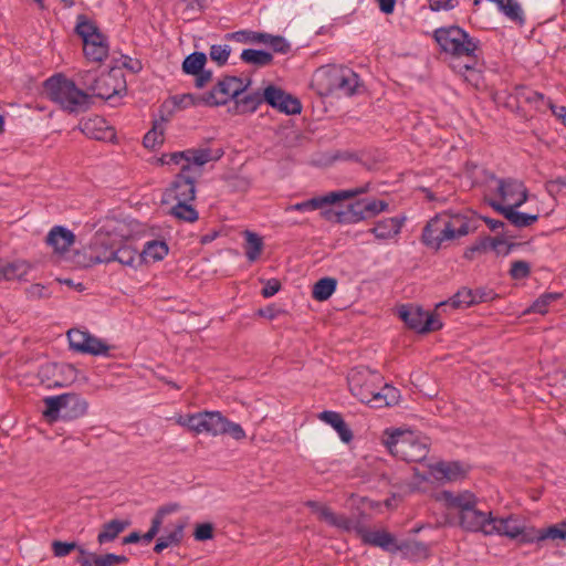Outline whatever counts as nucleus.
<instances>
[{
  "label": "nucleus",
  "instance_id": "nucleus-16",
  "mask_svg": "<svg viewBox=\"0 0 566 566\" xmlns=\"http://www.w3.org/2000/svg\"><path fill=\"white\" fill-rule=\"evenodd\" d=\"M486 202L516 228L530 227L538 220V214L518 212L515 206H504L495 199H486Z\"/></svg>",
  "mask_w": 566,
  "mask_h": 566
},
{
  "label": "nucleus",
  "instance_id": "nucleus-64",
  "mask_svg": "<svg viewBox=\"0 0 566 566\" xmlns=\"http://www.w3.org/2000/svg\"><path fill=\"white\" fill-rule=\"evenodd\" d=\"M281 289V283L276 279L268 280L261 291L263 297L269 298L275 295Z\"/></svg>",
  "mask_w": 566,
  "mask_h": 566
},
{
  "label": "nucleus",
  "instance_id": "nucleus-62",
  "mask_svg": "<svg viewBox=\"0 0 566 566\" xmlns=\"http://www.w3.org/2000/svg\"><path fill=\"white\" fill-rule=\"evenodd\" d=\"M163 133L157 132L156 128H153L149 132H147L143 139V144L146 148H155L157 145L163 144Z\"/></svg>",
  "mask_w": 566,
  "mask_h": 566
},
{
  "label": "nucleus",
  "instance_id": "nucleus-7",
  "mask_svg": "<svg viewBox=\"0 0 566 566\" xmlns=\"http://www.w3.org/2000/svg\"><path fill=\"white\" fill-rule=\"evenodd\" d=\"M433 39L443 52L454 56H473L479 48V41L458 25L436 29Z\"/></svg>",
  "mask_w": 566,
  "mask_h": 566
},
{
  "label": "nucleus",
  "instance_id": "nucleus-42",
  "mask_svg": "<svg viewBox=\"0 0 566 566\" xmlns=\"http://www.w3.org/2000/svg\"><path fill=\"white\" fill-rule=\"evenodd\" d=\"M265 32H256L252 30H240L226 34L227 40L235 41L239 43H262L264 41Z\"/></svg>",
  "mask_w": 566,
  "mask_h": 566
},
{
  "label": "nucleus",
  "instance_id": "nucleus-20",
  "mask_svg": "<svg viewBox=\"0 0 566 566\" xmlns=\"http://www.w3.org/2000/svg\"><path fill=\"white\" fill-rule=\"evenodd\" d=\"M80 128L88 138L95 140H111L115 137V130L108 126L101 116L90 117L80 123Z\"/></svg>",
  "mask_w": 566,
  "mask_h": 566
},
{
  "label": "nucleus",
  "instance_id": "nucleus-19",
  "mask_svg": "<svg viewBox=\"0 0 566 566\" xmlns=\"http://www.w3.org/2000/svg\"><path fill=\"white\" fill-rule=\"evenodd\" d=\"M490 298V293L481 290L462 289L458 291L450 300L438 304V308L450 306L452 308H465Z\"/></svg>",
  "mask_w": 566,
  "mask_h": 566
},
{
  "label": "nucleus",
  "instance_id": "nucleus-13",
  "mask_svg": "<svg viewBox=\"0 0 566 566\" xmlns=\"http://www.w3.org/2000/svg\"><path fill=\"white\" fill-rule=\"evenodd\" d=\"M222 153L216 157L212 156V151L209 148H190L182 151L164 154L160 158V161L164 165H180V168L186 167V165H188L190 168H202L210 160L219 159Z\"/></svg>",
  "mask_w": 566,
  "mask_h": 566
},
{
  "label": "nucleus",
  "instance_id": "nucleus-28",
  "mask_svg": "<svg viewBox=\"0 0 566 566\" xmlns=\"http://www.w3.org/2000/svg\"><path fill=\"white\" fill-rule=\"evenodd\" d=\"M129 525L130 522L127 520H112L104 523L97 535L98 544L104 545L114 542Z\"/></svg>",
  "mask_w": 566,
  "mask_h": 566
},
{
  "label": "nucleus",
  "instance_id": "nucleus-32",
  "mask_svg": "<svg viewBox=\"0 0 566 566\" xmlns=\"http://www.w3.org/2000/svg\"><path fill=\"white\" fill-rule=\"evenodd\" d=\"M168 245L165 241L153 240L145 244L139 260L145 262H157L161 261L168 254Z\"/></svg>",
  "mask_w": 566,
  "mask_h": 566
},
{
  "label": "nucleus",
  "instance_id": "nucleus-23",
  "mask_svg": "<svg viewBox=\"0 0 566 566\" xmlns=\"http://www.w3.org/2000/svg\"><path fill=\"white\" fill-rule=\"evenodd\" d=\"M45 242L54 252L64 253L75 242V235L71 230L55 226L48 233Z\"/></svg>",
  "mask_w": 566,
  "mask_h": 566
},
{
  "label": "nucleus",
  "instance_id": "nucleus-45",
  "mask_svg": "<svg viewBox=\"0 0 566 566\" xmlns=\"http://www.w3.org/2000/svg\"><path fill=\"white\" fill-rule=\"evenodd\" d=\"M339 223H357L364 220L361 205L359 200L347 206L340 211Z\"/></svg>",
  "mask_w": 566,
  "mask_h": 566
},
{
  "label": "nucleus",
  "instance_id": "nucleus-39",
  "mask_svg": "<svg viewBox=\"0 0 566 566\" xmlns=\"http://www.w3.org/2000/svg\"><path fill=\"white\" fill-rule=\"evenodd\" d=\"M207 55L203 52H193L189 54L182 62V71L192 75L200 73L205 69Z\"/></svg>",
  "mask_w": 566,
  "mask_h": 566
},
{
  "label": "nucleus",
  "instance_id": "nucleus-63",
  "mask_svg": "<svg viewBox=\"0 0 566 566\" xmlns=\"http://www.w3.org/2000/svg\"><path fill=\"white\" fill-rule=\"evenodd\" d=\"M459 0H437L429 3L431 11L438 12L441 10L449 11L458 7Z\"/></svg>",
  "mask_w": 566,
  "mask_h": 566
},
{
  "label": "nucleus",
  "instance_id": "nucleus-11",
  "mask_svg": "<svg viewBox=\"0 0 566 566\" xmlns=\"http://www.w3.org/2000/svg\"><path fill=\"white\" fill-rule=\"evenodd\" d=\"M398 314L409 328L418 333L434 332L442 327V323L436 314L426 312L419 306L401 305Z\"/></svg>",
  "mask_w": 566,
  "mask_h": 566
},
{
  "label": "nucleus",
  "instance_id": "nucleus-17",
  "mask_svg": "<svg viewBox=\"0 0 566 566\" xmlns=\"http://www.w3.org/2000/svg\"><path fill=\"white\" fill-rule=\"evenodd\" d=\"M361 541L364 544L380 547L386 552L395 553L403 549V545L397 543L396 537L387 531L376 530H360Z\"/></svg>",
  "mask_w": 566,
  "mask_h": 566
},
{
  "label": "nucleus",
  "instance_id": "nucleus-46",
  "mask_svg": "<svg viewBox=\"0 0 566 566\" xmlns=\"http://www.w3.org/2000/svg\"><path fill=\"white\" fill-rule=\"evenodd\" d=\"M262 44L271 46L275 53L286 54L291 51V44L282 35L265 33Z\"/></svg>",
  "mask_w": 566,
  "mask_h": 566
},
{
  "label": "nucleus",
  "instance_id": "nucleus-24",
  "mask_svg": "<svg viewBox=\"0 0 566 566\" xmlns=\"http://www.w3.org/2000/svg\"><path fill=\"white\" fill-rule=\"evenodd\" d=\"M432 475L437 480H448V481H455L458 479L464 478L467 470L463 468V465L458 462H438L434 465L431 467Z\"/></svg>",
  "mask_w": 566,
  "mask_h": 566
},
{
  "label": "nucleus",
  "instance_id": "nucleus-49",
  "mask_svg": "<svg viewBox=\"0 0 566 566\" xmlns=\"http://www.w3.org/2000/svg\"><path fill=\"white\" fill-rule=\"evenodd\" d=\"M87 333L88 332H86V331H81L77 328L70 329L67 332V338H69L71 349H73L77 353H81L82 348H85L84 342L87 337Z\"/></svg>",
  "mask_w": 566,
  "mask_h": 566
},
{
  "label": "nucleus",
  "instance_id": "nucleus-8",
  "mask_svg": "<svg viewBox=\"0 0 566 566\" xmlns=\"http://www.w3.org/2000/svg\"><path fill=\"white\" fill-rule=\"evenodd\" d=\"M202 175V168L188 165L181 167L180 172L165 191L166 201L192 202L196 198V181Z\"/></svg>",
  "mask_w": 566,
  "mask_h": 566
},
{
  "label": "nucleus",
  "instance_id": "nucleus-59",
  "mask_svg": "<svg viewBox=\"0 0 566 566\" xmlns=\"http://www.w3.org/2000/svg\"><path fill=\"white\" fill-rule=\"evenodd\" d=\"M196 541L203 542L213 537V525L211 523L198 524L193 532Z\"/></svg>",
  "mask_w": 566,
  "mask_h": 566
},
{
  "label": "nucleus",
  "instance_id": "nucleus-40",
  "mask_svg": "<svg viewBox=\"0 0 566 566\" xmlns=\"http://www.w3.org/2000/svg\"><path fill=\"white\" fill-rule=\"evenodd\" d=\"M170 214L186 222H195L199 218L198 211L192 207L191 202H176L171 207Z\"/></svg>",
  "mask_w": 566,
  "mask_h": 566
},
{
  "label": "nucleus",
  "instance_id": "nucleus-47",
  "mask_svg": "<svg viewBox=\"0 0 566 566\" xmlns=\"http://www.w3.org/2000/svg\"><path fill=\"white\" fill-rule=\"evenodd\" d=\"M231 53V48L227 44H213L210 46V59L214 61L219 66L227 64Z\"/></svg>",
  "mask_w": 566,
  "mask_h": 566
},
{
  "label": "nucleus",
  "instance_id": "nucleus-34",
  "mask_svg": "<svg viewBox=\"0 0 566 566\" xmlns=\"http://www.w3.org/2000/svg\"><path fill=\"white\" fill-rule=\"evenodd\" d=\"M240 59L247 64L264 67L272 64L273 54L263 50L245 49L242 51Z\"/></svg>",
  "mask_w": 566,
  "mask_h": 566
},
{
  "label": "nucleus",
  "instance_id": "nucleus-2",
  "mask_svg": "<svg viewBox=\"0 0 566 566\" xmlns=\"http://www.w3.org/2000/svg\"><path fill=\"white\" fill-rule=\"evenodd\" d=\"M348 387L353 396L374 408L396 403L399 391L384 382L382 376L367 367H356L347 376Z\"/></svg>",
  "mask_w": 566,
  "mask_h": 566
},
{
  "label": "nucleus",
  "instance_id": "nucleus-9",
  "mask_svg": "<svg viewBox=\"0 0 566 566\" xmlns=\"http://www.w3.org/2000/svg\"><path fill=\"white\" fill-rule=\"evenodd\" d=\"M116 241L108 234L96 233L88 247L77 252V263L88 268L98 263L113 262Z\"/></svg>",
  "mask_w": 566,
  "mask_h": 566
},
{
  "label": "nucleus",
  "instance_id": "nucleus-6",
  "mask_svg": "<svg viewBox=\"0 0 566 566\" xmlns=\"http://www.w3.org/2000/svg\"><path fill=\"white\" fill-rule=\"evenodd\" d=\"M44 403L43 415L49 421H56L59 418L67 421L76 420L85 416L88 409L85 398L74 392L46 397Z\"/></svg>",
  "mask_w": 566,
  "mask_h": 566
},
{
  "label": "nucleus",
  "instance_id": "nucleus-33",
  "mask_svg": "<svg viewBox=\"0 0 566 566\" xmlns=\"http://www.w3.org/2000/svg\"><path fill=\"white\" fill-rule=\"evenodd\" d=\"M265 102L264 92L255 91L235 99V107L238 113H254L258 107Z\"/></svg>",
  "mask_w": 566,
  "mask_h": 566
},
{
  "label": "nucleus",
  "instance_id": "nucleus-1",
  "mask_svg": "<svg viewBox=\"0 0 566 566\" xmlns=\"http://www.w3.org/2000/svg\"><path fill=\"white\" fill-rule=\"evenodd\" d=\"M478 220L468 212L442 211L431 218L421 234L422 243L439 250L446 242L468 235L478 228Z\"/></svg>",
  "mask_w": 566,
  "mask_h": 566
},
{
  "label": "nucleus",
  "instance_id": "nucleus-35",
  "mask_svg": "<svg viewBox=\"0 0 566 566\" xmlns=\"http://www.w3.org/2000/svg\"><path fill=\"white\" fill-rule=\"evenodd\" d=\"M318 518L326 522L331 526H335L345 531H349L353 526V521L345 515L335 514L328 506L323 505L317 512Z\"/></svg>",
  "mask_w": 566,
  "mask_h": 566
},
{
  "label": "nucleus",
  "instance_id": "nucleus-21",
  "mask_svg": "<svg viewBox=\"0 0 566 566\" xmlns=\"http://www.w3.org/2000/svg\"><path fill=\"white\" fill-rule=\"evenodd\" d=\"M492 513L482 512L475 506L460 513V525L462 528L470 532H482L485 535V531L491 525Z\"/></svg>",
  "mask_w": 566,
  "mask_h": 566
},
{
  "label": "nucleus",
  "instance_id": "nucleus-18",
  "mask_svg": "<svg viewBox=\"0 0 566 566\" xmlns=\"http://www.w3.org/2000/svg\"><path fill=\"white\" fill-rule=\"evenodd\" d=\"M126 88L124 80L118 78L113 72L102 73L95 87H93V96L102 99H111L119 95Z\"/></svg>",
  "mask_w": 566,
  "mask_h": 566
},
{
  "label": "nucleus",
  "instance_id": "nucleus-51",
  "mask_svg": "<svg viewBox=\"0 0 566 566\" xmlns=\"http://www.w3.org/2000/svg\"><path fill=\"white\" fill-rule=\"evenodd\" d=\"M99 75L96 71H84L78 74L80 84L85 88L84 92L93 96V87L96 86Z\"/></svg>",
  "mask_w": 566,
  "mask_h": 566
},
{
  "label": "nucleus",
  "instance_id": "nucleus-15",
  "mask_svg": "<svg viewBox=\"0 0 566 566\" xmlns=\"http://www.w3.org/2000/svg\"><path fill=\"white\" fill-rule=\"evenodd\" d=\"M264 98L265 103L286 115H297L302 112L300 99L275 85L264 88Z\"/></svg>",
  "mask_w": 566,
  "mask_h": 566
},
{
  "label": "nucleus",
  "instance_id": "nucleus-50",
  "mask_svg": "<svg viewBox=\"0 0 566 566\" xmlns=\"http://www.w3.org/2000/svg\"><path fill=\"white\" fill-rule=\"evenodd\" d=\"M203 98H206L205 93L200 95L184 94L181 96H175L174 103L180 108H186L189 106L205 105Z\"/></svg>",
  "mask_w": 566,
  "mask_h": 566
},
{
  "label": "nucleus",
  "instance_id": "nucleus-58",
  "mask_svg": "<svg viewBox=\"0 0 566 566\" xmlns=\"http://www.w3.org/2000/svg\"><path fill=\"white\" fill-rule=\"evenodd\" d=\"M77 547L75 542H61L54 541L52 543V551L54 556L64 557Z\"/></svg>",
  "mask_w": 566,
  "mask_h": 566
},
{
  "label": "nucleus",
  "instance_id": "nucleus-60",
  "mask_svg": "<svg viewBox=\"0 0 566 566\" xmlns=\"http://www.w3.org/2000/svg\"><path fill=\"white\" fill-rule=\"evenodd\" d=\"M25 294L29 300H41L50 296L48 289L40 283L31 284L27 287Z\"/></svg>",
  "mask_w": 566,
  "mask_h": 566
},
{
  "label": "nucleus",
  "instance_id": "nucleus-3",
  "mask_svg": "<svg viewBox=\"0 0 566 566\" xmlns=\"http://www.w3.org/2000/svg\"><path fill=\"white\" fill-rule=\"evenodd\" d=\"M43 87L48 98L70 114L83 113L91 107V95L62 73L46 78Z\"/></svg>",
  "mask_w": 566,
  "mask_h": 566
},
{
  "label": "nucleus",
  "instance_id": "nucleus-5",
  "mask_svg": "<svg viewBox=\"0 0 566 566\" xmlns=\"http://www.w3.org/2000/svg\"><path fill=\"white\" fill-rule=\"evenodd\" d=\"M321 94L352 96L359 86V76L352 69L333 65L319 72Z\"/></svg>",
  "mask_w": 566,
  "mask_h": 566
},
{
  "label": "nucleus",
  "instance_id": "nucleus-38",
  "mask_svg": "<svg viewBox=\"0 0 566 566\" xmlns=\"http://www.w3.org/2000/svg\"><path fill=\"white\" fill-rule=\"evenodd\" d=\"M337 280L334 277H322L313 286L312 296L316 301H326L335 292Z\"/></svg>",
  "mask_w": 566,
  "mask_h": 566
},
{
  "label": "nucleus",
  "instance_id": "nucleus-31",
  "mask_svg": "<svg viewBox=\"0 0 566 566\" xmlns=\"http://www.w3.org/2000/svg\"><path fill=\"white\" fill-rule=\"evenodd\" d=\"M75 33L83 40V43L98 39L102 35L98 27L85 14H78L76 18Z\"/></svg>",
  "mask_w": 566,
  "mask_h": 566
},
{
  "label": "nucleus",
  "instance_id": "nucleus-41",
  "mask_svg": "<svg viewBox=\"0 0 566 566\" xmlns=\"http://www.w3.org/2000/svg\"><path fill=\"white\" fill-rule=\"evenodd\" d=\"M139 254L137 250L129 245H115L113 261H117L118 263L126 266H134V263L137 259H139Z\"/></svg>",
  "mask_w": 566,
  "mask_h": 566
},
{
  "label": "nucleus",
  "instance_id": "nucleus-25",
  "mask_svg": "<svg viewBox=\"0 0 566 566\" xmlns=\"http://www.w3.org/2000/svg\"><path fill=\"white\" fill-rule=\"evenodd\" d=\"M405 222V218L392 217L378 221L374 228L369 230L377 239L387 240L397 235Z\"/></svg>",
  "mask_w": 566,
  "mask_h": 566
},
{
  "label": "nucleus",
  "instance_id": "nucleus-22",
  "mask_svg": "<svg viewBox=\"0 0 566 566\" xmlns=\"http://www.w3.org/2000/svg\"><path fill=\"white\" fill-rule=\"evenodd\" d=\"M176 424H235L224 418L219 411H200L197 413L179 415Z\"/></svg>",
  "mask_w": 566,
  "mask_h": 566
},
{
  "label": "nucleus",
  "instance_id": "nucleus-56",
  "mask_svg": "<svg viewBox=\"0 0 566 566\" xmlns=\"http://www.w3.org/2000/svg\"><path fill=\"white\" fill-rule=\"evenodd\" d=\"M525 102L535 106L536 109H542L544 106H547L554 109V105L551 99L545 102L544 94L530 90L527 95L525 96Z\"/></svg>",
  "mask_w": 566,
  "mask_h": 566
},
{
  "label": "nucleus",
  "instance_id": "nucleus-12",
  "mask_svg": "<svg viewBox=\"0 0 566 566\" xmlns=\"http://www.w3.org/2000/svg\"><path fill=\"white\" fill-rule=\"evenodd\" d=\"M365 192L364 188H357L353 190H338L332 191L324 196L314 197L308 200L297 202L294 205H290L285 208V212L298 211V212H307L314 211L318 209H324L326 206L334 205L338 201L350 199Z\"/></svg>",
  "mask_w": 566,
  "mask_h": 566
},
{
  "label": "nucleus",
  "instance_id": "nucleus-52",
  "mask_svg": "<svg viewBox=\"0 0 566 566\" xmlns=\"http://www.w3.org/2000/svg\"><path fill=\"white\" fill-rule=\"evenodd\" d=\"M559 297V293H544L533 303L532 310L535 313L545 314L547 306Z\"/></svg>",
  "mask_w": 566,
  "mask_h": 566
},
{
  "label": "nucleus",
  "instance_id": "nucleus-44",
  "mask_svg": "<svg viewBox=\"0 0 566 566\" xmlns=\"http://www.w3.org/2000/svg\"><path fill=\"white\" fill-rule=\"evenodd\" d=\"M84 347L85 348H82V354H90L94 356L107 355L109 350V346L105 342L90 333H87Z\"/></svg>",
  "mask_w": 566,
  "mask_h": 566
},
{
  "label": "nucleus",
  "instance_id": "nucleus-10",
  "mask_svg": "<svg viewBox=\"0 0 566 566\" xmlns=\"http://www.w3.org/2000/svg\"><path fill=\"white\" fill-rule=\"evenodd\" d=\"M250 83V80L244 84L243 80L238 76L226 75L210 91L205 93V105L210 107L226 105L230 99H237Z\"/></svg>",
  "mask_w": 566,
  "mask_h": 566
},
{
  "label": "nucleus",
  "instance_id": "nucleus-53",
  "mask_svg": "<svg viewBox=\"0 0 566 566\" xmlns=\"http://www.w3.org/2000/svg\"><path fill=\"white\" fill-rule=\"evenodd\" d=\"M566 539V522H562L546 528L541 535L539 539Z\"/></svg>",
  "mask_w": 566,
  "mask_h": 566
},
{
  "label": "nucleus",
  "instance_id": "nucleus-26",
  "mask_svg": "<svg viewBox=\"0 0 566 566\" xmlns=\"http://www.w3.org/2000/svg\"><path fill=\"white\" fill-rule=\"evenodd\" d=\"M442 499L449 507L459 509L460 513L476 505V497L470 491L453 493L450 491L442 492Z\"/></svg>",
  "mask_w": 566,
  "mask_h": 566
},
{
  "label": "nucleus",
  "instance_id": "nucleus-61",
  "mask_svg": "<svg viewBox=\"0 0 566 566\" xmlns=\"http://www.w3.org/2000/svg\"><path fill=\"white\" fill-rule=\"evenodd\" d=\"M78 551L80 556L77 557V563L81 566H96V559L97 557H101L102 555H97L95 553L87 552L83 547L78 546L75 548Z\"/></svg>",
  "mask_w": 566,
  "mask_h": 566
},
{
  "label": "nucleus",
  "instance_id": "nucleus-48",
  "mask_svg": "<svg viewBox=\"0 0 566 566\" xmlns=\"http://www.w3.org/2000/svg\"><path fill=\"white\" fill-rule=\"evenodd\" d=\"M2 279L7 281L11 280H20L23 275L27 274V269L24 263H8L2 265Z\"/></svg>",
  "mask_w": 566,
  "mask_h": 566
},
{
  "label": "nucleus",
  "instance_id": "nucleus-29",
  "mask_svg": "<svg viewBox=\"0 0 566 566\" xmlns=\"http://www.w3.org/2000/svg\"><path fill=\"white\" fill-rule=\"evenodd\" d=\"M184 530L185 523L179 522L171 531L160 535L154 546V552L160 554L164 549L170 546H178L182 542L185 535Z\"/></svg>",
  "mask_w": 566,
  "mask_h": 566
},
{
  "label": "nucleus",
  "instance_id": "nucleus-57",
  "mask_svg": "<svg viewBox=\"0 0 566 566\" xmlns=\"http://www.w3.org/2000/svg\"><path fill=\"white\" fill-rule=\"evenodd\" d=\"M475 245L479 247V253H484L489 249L497 250V245H505V241L502 238H492L486 235L478 240Z\"/></svg>",
  "mask_w": 566,
  "mask_h": 566
},
{
  "label": "nucleus",
  "instance_id": "nucleus-14",
  "mask_svg": "<svg viewBox=\"0 0 566 566\" xmlns=\"http://www.w3.org/2000/svg\"><path fill=\"white\" fill-rule=\"evenodd\" d=\"M492 179L496 182V195L502 205L505 202V206L521 207L527 201L528 192L522 181L495 176H492Z\"/></svg>",
  "mask_w": 566,
  "mask_h": 566
},
{
  "label": "nucleus",
  "instance_id": "nucleus-37",
  "mask_svg": "<svg viewBox=\"0 0 566 566\" xmlns=\"http://www.w3.org/2000/svg\"><path fill=\"white\" fill-rule=\"evenodd\" d=\"M245 245L244 253L250 262H254L259 259L263 250V240L256 233L245 230Z\"/></svg>",
  "mask_w": 566,
  "mask_h": 566
},
{
  "label": "nucleus",
  "instance_id": "nucleus-55",
  "mask_svg": "<svg viewBox=\"0 0 566 566\" xmlns=\"http://www.w3.org/2000/svg\"><path fill=\"white\" fill-rule=\"evenodd\" d=\"M317 419L325 421L327 424H345L343 416L336 411L326 410V411H322L317 415H312V418H308L307 421L313 422Z\"/></svg>",
  "mask_w": 566,
  "mask_h": 566
},
{
  "label": "nucleus",
  "instance_id": "nucleus-30",
  "mask_svg": "<svg viewBox=\"0 0 566 566\" xmlns=\"http://www.w3.org/2000/svg\"><path fill=\"white\" fill-rule=\"evenodd\" d=\"M83 52L87 60L92 62H102L108 55L106 38L102 34L96 40L93 39L83 43Z\"/></svg>",
  "mask_w": 566,
  "mask_h": 566
},
{
  "label": "nucleus",
  "instance_id": "nucleus-36",
  "mask_svg": "<svg viewBox=\"0 0 566 566\" xmlns=\"http://www.w3.org/2000/svg\"><path fill=\"white\" fill-rule=\"evenodd\" d=\"M188 429L195 436L206 431L212 436L229 434L235 440H241L245 437L243 427H188Z\"/></svg>",
  "mask_w": 566,
  "mask_h": 566
},
{
  "label": "nucleus",
  "instance_id": "nucleus-4",
  "mask_svg": "<svg viewBox=\"0 0 566 566\" xmlns=\"http://www.w3.org/2000/svg\"><path fill=\"white\" fill-rule=\"evenodd\" d=\"M382 441L390 454L407 462H421L429 453L430 439L408 428L386 429Z\"/></svg>",
  "mask_w": 566,
  "mask_h": 566
},
{
  "label": "nucleus",
  "instance_id": "nucleus-54",
  "mask_svg": "<svg viewBox=\"0 0 566 566\" xmlns=\"http://www.w3.org/2000/svg\"><path fill=\"white\" fill-rule=\"evenodd\" d=\"M531 274L530 263L523 260L514 261L510 269V275L514 280L526 279Z\"/></svg>",
  "mask_w": 566,
  "mask_h": 566
},
{
  "label": "nucleus",
  "instance_id": "nucleus-27",
  "mask_svg": "<svg viewBox=\"0 0 566 566\" xmlns=\"http://www.w3.org/2000/svg\"><path fill=\"white\" fill-rule=\"evenodd\" d=\"M491 525L485 531V535L499 534L510 538H516L522 528L512 518H497L491 516Z\"/></svg>",
  "mask_w": 566,
  "mask_h": 566
},
{
  "label": "nucleus",
  "instance_id": "nucleus-43",
  "mask_svg": "<svg viewBox=\"0 0 566 566\" xmlns=\"http://www.w3.org/2000/svg\"><path fill=\"white\" fill-rule=\"evenodd\" d=\"M361 205V211L364 216V220L376 217L378 213L386 211L389 207L388 202L385 200L377 199H359Z\"/></svg>",
  "mask_w": 566,
  "mask_h": 566
}]
</instances>
